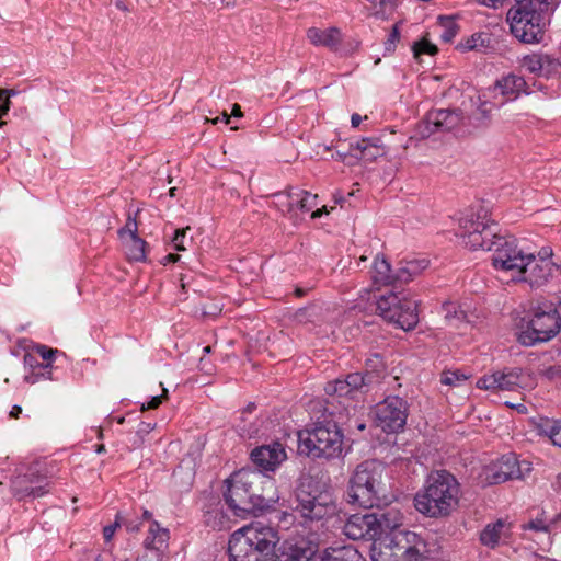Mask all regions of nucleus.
<instances>
[{
	"mask_svg": "<svg viewBox=\"0 0 561 561\" xmlns=\"http://www.w3.org/2000/svg\"><path fill=\"white\" fill-rule=\"evenodd\" d=\"M439 25L443 28L440 38L445 43H450L457 35L459 26L450 16H439Z\"/></svg>",
	"mask_w": 561,
	"mask_h": 561,
	"instance_id": "ea45409f",
	"label": "nucleus"
},
{
	"mask_svg": "<svg viewBox=\"0 0 561 561\" xmlns=\"http://www.w3.org/2000/svg\"><path fill=\"white\" fill-rule=\"evenodd\" d=\"M279 541L278 533L261 522L236 530L229 540L230 561H267Z\"/></svg>",
	"mask_w": 561,
	"mask_h": 561,
	"instance_id": "39448f33",
	"label": "nucleus"
},
{
	"mask_svg": "<svg viewBox=\"0 0 561 561\" xmlns=\"http://www.w3.org/2000/svg\"><path fill=\"white\" fill-rule=\"evenodd\" d=\"M170 533L168 528L161 527L156 520H151L148 527V535L144 540L147 550L161 552L168 547Z\"/></svg>",
	"mask_w": 561,
	"mask_h": 561,
	"instance_id": "bb28decb",
	"label": "nucleus"
},
{
	"mask_svg": "<svg viewBox=\"0 0 561 561\" xmlns=\"http://www.w3.org/2000/svg\"><path fill=\"white\" fill-rule=\"evenodd\" d=\"M335 510L336 506L330 492L312 494L300 490L297 493L296 511L306 519L320 520L334 515Z\"/></svg>",
	"mask_w": 561,
	"mask_h": 561,
	"instance_id": "9b49d317",
	"label": "nucleus"
},
{
	"mask_svg": "<svg viewBox=\"0 0 561 561\" xmlns=\"http://www.w3.org/2000/svg\"><path fill=\"white\" fill-rule=\"evenodd\" d=\"M119 519H121V517H119V515H117L116 519L113 524L107 525L103 528V537H104L105 541H110L113 538L117 527L121 526Z\"/></svg>",
	"mask_w": 561,
	"mask_h": 561,
	"instance_id": "603ef678",
	"label": "nucleus"
},
{
	"mask_svg": "<svg viewBox=\"0 0 561 561\" xmlns=\"http://www.w3.org/2000/svg\"><path fill=\"white\" fill-rule=\"evenodd\" d=\"M328 209L325 206L321 207V208H318L316 210L312 211L311 214V218L312 219H317V218H320L323 214H328Z\"/></svg>",
	"mask_w": 561,
	"mask_h": 561,
	"instance_id": "e2e57ef3",
	"label": "nucleus"
},
{
	"mask_svg": "<svg viewBox=\"0 0 561 561\" xmlns=\"http://www.w3.org/2000/svg\"><path fill=\"white\" fill-rule=\"evenodd\" d=\"M286 458V453L280 443L256 447L251 453L252 461L265 471H274Z\"/></svg>",
	"mask_w": 561,
	"mask_h": 561,
	"instance_id": "412c9836",
	"label": "nucleus"
},
{
	"mask_svg": "<svg viewBox=\"0 0 561 561\" xmlns=\"http://www.w3.org/2000/svg\"><path fill=\"white\" fill-rule=\"evenodd\" d=\"M430 261L427 259H413L401 262L396 271V279L400 283H408L414 276L421 274L428 267Z\"/></svg>",
	"mask_w": 561,
	"mask_h": 561,
	"instance_id": "c756f323",
	"label": "nucleus"
},
{
	"mask_svg": "<svg viewBox=\"0 0 561 561\" xmlns=\"http://www.w3.org/2000/svg\"><path fill=\"white\" fill-rule=\"evenodd\" d=\"M445 321L448 325L458 327L466 321L467 313L456 301H445L442 306Z\"/></svg>",
	"mask_w": 561,
	"mask_h": 561,
	"instance_id": "2f4dec72",
	"label": "nucleus"
},
{
	"mask_svg": "<svg viewBox=\"0 0 561 561\" xmlns=\"http://www.w3.org/2000/svg\"><path fill=\"white\" fill-rule=\"evenodd\" d=\"M543 12L511 8L506 20L510 23L512 34L526 44L539 43L543 37Z\"/></svg>",
	"mask_w": 561,
	"mask_h": 561,
	"instance_id": "9d476101",
	"label": "nucleus"
},
{
	"mask_svg": "<svg viewBox=\"0 0 561 561\" xmlns=\"http://www.w3.org/2000/svg\"><path fill=\"white\" fill-rule=\"evenodd\" d=\"M494 221L489 218L484 206L472 207L459 220V237L470 250L483 249L492 252V265L499 272L510 273L516 280L527 266L530 252L514 237H499L493 230Z\"/></svg>",
	"mask_w": 561,
	"mask_h": 561,
	"instance_id": "f03ea898",
	"label": "nucleus"
},
{
	"mask_svg": "<svg viewBox=\"0 0 561 561\" xmlns=\"http://www.w3.org/2000/svg\"><path fill=\"white\" fill-rule=\"evenodd\" d=\"M385 467L377 460H365L357 465L348 481L347 502L365 508L381 502Z\"/></svg>",
	"mask_w": 561,
	"mask_h": 561,
	"instance_id": "0eeeda50",
	"label": "nucleus"
},
{
	"mask_svg": "<svg viewBox=\"0 0 561 561\" xmlns=\"http://www.w3.org/2000/svg\"><path fill=\"white\" fill-rule=\"evenodd\" d=\"M180 260V255L179 254H173V253H170L168 255H165L163 257V264H168V263H175Z\"/></svg>",
	"mask_w": 561,
	"mask_h": 561,
	"instance_id": "680f3d73",
	"label": "nucleus"
},
{
	"mask_svg": "<svg viewBox=\"0 0 561 561\" xmlns=\"http://www.w3.org/2000/svg\"><path fill=\"white\" fill-rule=\"evenodd\" d=\"M514 9H520L529 11L547 12L550 9L553 0H514Z\"/></svg>",
	"mask_w": 561,
	"mask_h": 561,
	"instance_id": "4c0bfd02",
	"label": "nucleus"
},
{
	"mask_svg": "<svg viewBox=\"0 0 561 561\" xmlns=\"http://www.w3.org/2000/svg\"><path fill=\"white\" fill-rule=\"evenodd\" d=\"M543 59L542 73L540 76L548 78L559 71L561 64L557 59L550 57L549 55H545Z\"/></svg>",
	"mask_w": 561,
	"mask_h": 561,
	"instance_id": "c03bdc74",
	"label": "nucleus"
},
{
	"mask_svg": "<svg viewBox=\"0 0 561 561\" xmlns=\"http://www.w3.org/2000/svg\"><path fill=\"white\" fill-rule=\"evenodd\" d=\"M119 522L128 533H137L140 529L141 522L137 517L119 519Z\"/></svg>",
	"mask_w": 561,
	"mask_h": 561,
	"instance_id": "3c124183",
	"label": "nucleus"
},
{
	"mask_svg": "<svg viewBox=\"0 0 561 561\" xmlns=\"http://www.w3.org/2000/svg\"><path fill=\"white\" fill-rule=\"evenodd\" d=\"M376 517V524H374L375 530H377V537H383L385 535H393L392 533L401 524L403 516L393 507L387 510H379L378 512L371 513Z\"/></svg>",
	"mask_w": 561,
	"mask_h": 561,
	"instance_id": "5701e85b",
	"label": "nucleus"
},
{
	"mask_svg": "<svg viewBox=\"0 0 561 561\" xmlns=\"http://www.w3.org/2000/svg\"><path fill=\"white\" fill-rule=\"evenodd\" d=\"M319 307L316 305H310L298 309L294 314V319L298 323L306 324L316 322L319 319Z\"/></svg>",
	"mask_w": 561,
	"mask_h": 561,
	"instance_id": "a19ab883",
	"label": "nucleus"
},
{
	"mask_svg": "<svg viewBox=\"0 0 561 561\" xmlns=\"http://www.w3.org/2000/svg\"><path fill=\"white\" fill-rule=\"evenodd\" d=\"M505 523L502 519L493 524H489L480 534L482 545L494 548L501 538Z\"/></svg>",
	"mask_w": 561,
	"mask_h": 561,
	"instance_id": "473e14b6",
	"label": "nucleus"
},
{
	"mask_svg": "<svg viewBox=\"0 0 561 561\" xmlns=\"http://www.w3.org/2000/svg\"><path fill=\"white\" fill-rule=\"evenodd\" d=\"M24 363L28 365L31 368H33V371H35V369L37 368L41 369V366H38L41 364L37 363L36 358L32 354H25Z\"/></svg>",
	"mask_w": 561,
	"mask_h": 561,
	"instance_id": "13d9d810",
	"label": "nucleus"
},
{
	"mask_svg": "<svg viewBox=\"0 0 561 561\" xmlns=\"http://www.w3.org/2000/svg\"><path fill=\"white\" fill-rule=\"evenodd\" d=\"M400 39V32L398 25H393L392 31L388 35L387 41L385 42V50L386 53H393L397 46V43Z\"/></svg>",
	"mask_w": 561,
	"mask_h": 561,
	"instance_id": "49530a36",
	"label": "nucleus"
},
{
	"mask_svg": "<svg viewBox=\"0 0 561 561\" xmlns=\"http://www.w3.org/2000/svg\"><path fill=\"white\" fill-rule=\"evenodd\" d=\"M21 413H22V408L20 405L15 404V405L12 407L9 415L12 419H18Z\"/></svg>",
	"mask_w": 561,
	"mask_h": 561,
	"instance_id": "0e129e2a",
	"label": "nucleus"
},
{
	"mask_svg": "<svg viewBox=\"0 0 561 561\" xmlns=\"http://www.w3.org/2000/svg\"><path fill=\"white\" fill-rule=\"evenodd\" d=\"M493 104H491L489 101L486 100H483L481 101L479 107H478V111L480 112V114L486 118L489 116V113L492 111L493 108Z\"/></svg>",
	"mask_w": 561,
	"mask_h": 561,
	"instance_id": "4d7b16f0",
	"label": "nucleus"
},
{
	"mask_svg": "<svg viewBox=\"0 0 561 561\" xmlns=\"http://www.w3.org/2000/svg\"><path fill=\"white\" fill-rule=\"evenodd\" d=\"M362 122V116L357 113L353 114L352 117H351V124H352V127H358L359 124Z\"/></svg>",
	"mask_w": 561,
	"mask_h": 561,
	"instance_id": "338daca9",
	"label": "nucleus"
},
{
	"mask_svg": "<svg viewBox=\"0 0 561 561\" xmlns=\"http://www.w3.org/2000/svg\"><path fill=\"white\" fill-rule=\"evenodd\" d=\"M337 556H331L325 553V556L319 557V560L314 559L312 561H345L344 558H353L357 557L358 552L356 549L352 547H343L340 551H335Z\"/></svg>",
	"mask_w": 561,
	"mask_h": 561,
	"instance_id": "37998d69",
	"label": "nucleus"
},
{
	"mask_svg": "<svg viewBox=\"0 0 561 561\" xmlns=\"http://www.w3.org/2000/svg\"><path fill=\"white\" fill-rule=\"evenodd\" d=\"M271 205H273L283 215H287L291 220L298 219L296 209V192L290 187L285 192H277L270 195Z\"/></svg>",
	"mask_w": 561,
	"mask_h": 561,
	"instance_id": "cd10ccee",
	"label": "nucleus"
},
{
	"mask_svg": "<svg viewBox=\"0 0 561 561\" xmlns=\"http://www.w3.org/2000/svg\"><path fill=\"white\" fill-rule=\"evenodd\" d=\"M33 351L38 354L46 362V364L39 365L43 371H32L30 375H26L24 377L25 382L34 385L42 379H53L50 371L51 362L54 360L55 355L58 353V350L48 347L44 344H36L33 347Z\"/></svg>",
	"mask_w": 561,
	"mask_h": 561,
	"instance_id": "393cba45",
	"label": "nucleus"
},
{
	"mask_svg": "<svg viewBox=\"0 0 561 561\" xmlns=\"http://www.w3.org/2000/svg\"><path fill=\"white\" fill-rule=\"evenodd\" d=\"M460 485L446 470L428 474L424 488L414 497L415 508L428 517L448 516L459 502Z\"/></svg>",
	"mask_w": 561,
	"mask_h": 561,
	"instance_id": "20e7f679",
	"label": "nucleus"
},
{
	"mask_svg": "<svg viewBox=\"0 0 561 561\" xmlns=\"http://www.w3.org/2000/svg\"><path fill=\"white\" fill-rule=\"evenodd\" d=\"M551 525H552V522L542 512L537 517L523 524L520 527L523 530H533L536 533H543L549 536L550 531H551Z\"/></svg>",
	"mask_w": 561,
	"mask_h": 561,
	"instance_id": "c9c22d12",
	"label": "nucleus"
},
{
	"mask_svg": "<svg viewBox=\"0 0 561 561\" xmlns=\"http://www.w3.org/2000/svg\"><path fill=\"white\" fill-rule=\"evenodd\" d=\"M491 34L486 32H479L472 34L470 37L461 41L457 48L462 53L466 51H478V53H486L488 49L491 48Z\"/></svg>",
	"mask_w": 561,
	"mask_h": 561,
	"instance_id": "7c9ffc66",
	"label": "nucleus"
},
{
	"mask_svg": "<svg viewBox=\"0 0 561 561\" xmlns=\"http://www.w3.org/2000/svg\"><path fill=\"white\" fill-rule=\"evenodd\" d=\"M307 38L314 46H323L331 50H336L342 42L341 31L334 26L325 30L310 27L307 31Z\"/></svg>",
	"mask_w": 561,
	"mask_h": 561,
	"instance_id": "b1692460",
	"label": "nucleus"
},
{
	"mask_svg": "<svg viewBox=\"0 0 561 561\" xmlns=\"http://www.w3.org/2000/svg\"><path fill=\"white\" fill-rule=\"evenodd\" d=\"M163 396H154L147 402V404H142L141 410L157 409L162 403V399L167 394V389H163Z\"/></svg>",
	"mask_w": 561,
	"mask_h": 561,
	"instance_id": "5fc2aeb1",
	"label": "nucleus"
},
{
	"mask_svg": "<svg viewBox=\"0 0 561 561\" xmlns=\"http://www.w3.org/2000/svg\"><path fill=\"white\" fill-rule=\"evenodd\" d=\"M318 543L301 535L290 536L274 552L272 561H312Z\"/></svg>",
	"mask_w": 561,
	"mask_h": 561,
	"instance_id": "ddd939ff",
	"label": "nucleus"
},
{
	"mask_svg": "<svg viewBox=\"0 0 561 561\" xmlns=\"http://www.w3.org/2000/svg\"><path fill=\"white\" fill-rule=\"evenodd\" d=\"M13 491L19 499L27 496L33 499L41 497L48 493L49 481L47 478L37 476L35 472H28L13 481Z\"/></svg>",
	"mask_w": 561,
	"mask_h": 561,
	"instance_id": "6ab92c4d",
	"label": "nucleus"
},
{
	"mask_svg": "<svg viewBox=\"0 0 561 561\" xmlns=\"http://www.w3.org/2000/svg\"><path fill=\"white\" fill-rule=\"evenodd\" d=\"M417 301L393 291L381 295L377 300L379 314L398 328L410 331L419 322Z\"/></svg>",
	"mask_w": 561,
	"mask_h": 561,
	"instance_id": "6e6552de",
	"label": "nucleus"
},
{
	"mask_svg": "<svg viewBox=\"0 0 561 561\" xmlns=\"http://www.w3.org/2000/svg\"><path fill=\"white\" fill-rule=\"evenodd\" d=\"M461 113L456 110H433L427 113L421 135L428 137L434 133L448 131L458 126L461 122Z\"/></svg>",
	"mask_w": 561,
	"mask_h": 561,
	"instance_id": "f3484780",
	"label": "nucleus"
},
{
	"mask_svg": "<svg viewBox=\"0 0 561 561\" xmlns=\"http://www.w3.org/2000/svg\"><path fill=\"white\" fill-rule=\"evenodd\" d=\"M351 157L364 162H374L386 154V148L379 137H367L350 144Z\"/></svg>",
	"mask_w": 561,
	"mask_h": 561,
	"instance_id": "4be33fe9",
	"label": "nucleus"
},
{
	"mask_svg": "<svg viewBox=\"0 0 561 561\" xmlns=\"http://www.w3.org/2000/svg\"><path fill=\"white\" fill-rule=\"evenodd\" d=\"M465 375L459 374L458 371H446L442 377V383L454 386L460 380H465Z\"/></svg>",
	"mask_w": 561,
	"mask_h": 561,
	"instance_id": "8fccbe9b",
	"label": "nucleus"
},
{
	"mask_svg": "<svg viewBox=\"0 0 561 561\" xmlns=\"http://www.w3.org/2000/svg\"><path fill=\"white\" fill-rule=\"evenodd\" d=\"M318 195L307 191L296 192V209L301 213H308L317 206Z\"/></svg>",
	"mask_w": 561,
	"mask_h": 561,
	"instance_id": "58836bf2",
	"label": "nucleus"
},
{
	"mask_svg": "<svg viewBox=\"0 0 561 561\" xmlns=\"http://www.w3.org/2000/svg\"><path fill=\"white\" fill-rule=\"evenodd\" d=\"M137 561H161L160 552L147 550L137 558Z\"/></svg>",
	"mask_w": 561,
	"mask_h": 561,
	"instance_id": "6e6d98bb",
	"label": "nucleus"
},
{
	"mask_svg": "<svg viewBox=\"0 0 561 561\" xmlns=\"http://www.w3.org/2000/svg\"><path fill=\"white\" fill-rule=\"evenodd\" d=\"M218 122H224L225 124H229L230 123V116L224 112L222 113V117H216L211 121L213 124H217Z\"/></svg>",
	"mask_w": 561,
	"mask_h": 561,
	"instance_id": "69168bd1",
	"label": "nucleus"
},
{
	"mask_svg": "<svg viewBox=\"0 0 561 561\" xmlns=\"http://www.w3.org/2000/svg\"><path fill=\"white\" fill-rule=\"evenodd\" d=\"M94 561H113V559L110 553H102V554H98L94 558Z\"/></svg>",
	"mask_w": 561,
	"mask_h": 561,
	"instance_id": "774afa93",
	"label": "nucleus"
},
{
	"mask_svg": "<svg viewBox=\"0 0 561 561\" xmlns=\"http://www.w3.org/2000/svg\"><path fill=\"white\" fill-rule=\"evenodd\" d=\"M10 110L9 90L0 89V116H3Z\"/></svg>",
	"mask_w": 561,
	"mask_h": 561,
	"instance_id": "864d4df0",
	"label": "nucleus"
},
{
	"mask_svg": "<svg viewBox=\"0 0 561 561\" xmlns=\"http://www.w3.org/2000/svg\"><path fill=\"white\" fill-rule=\"evenodd\" d=\"M146 241L139 238L138 236H134L133 238H129L126 249H127V255L129 260L133 261H145L146 260Z\"/></svg>",
	"mask_w": 561,
	"mask_h": 561,
	"instance_id": "f704fd0d",
	"label": "nucleus"
},
{
	"mask_svg": "<svg viewBox=\"0 0 561 561\" xmlns=\"http://www.w3.org/2000/svg\"><path fill=\"white\" fill-rule=\"evenodd\" d=\"M137 231H138V225H137L136 218L128 215L125 226L122 229H119L118 233L122 238L125 234H128L129 238H133L134 236H137Z\"/></svg>",
	"mask_w": 561,
	"mask_h": 561,
	"instance_id": "09e8293b",
	"label": "nucleus"
},
{
	"mask_svg": "<svg viewBox=\"0 0 561 561\" xmlns=\"http://www.w3.org/2000/svg\"><path fill=\"white\" fill-rule=\"evenodd\" d=\"M560 318L556 309L536 312L517 332V340L525 346L547 342L560 331Z\"/></svg>",
	"mask_w": 561,
	"mask_h": 561,
	"instance_id": "1a4fd4ad",
	"label": "nucleus"
},
{
	"mask_svg": "<svg viewBox=\"0 0 561 561\" xmlns=\"http://www.w3.org/2000/svg\"><path fill=\"white\" fill-rule=\"evenodd\" d=\"M412 50L415 59H420L424 54L434 56L438 51L437 47L425 38L415 42L412 46Z\"/></svg>",
	"mask_w": 561,
	"mask_h": 561,
	"instance_id": "79ce46f5",
	"label": "nucleus"
},
{
	"mask_svg": "<svg viewBox=\"0 0 561 561\" xmlns=\"http://www.w3.org/2000/svg\"><path fill=\"white\" fill-rule=\"evenodd\" d=\"M543 56V54L526 55L520 60L522 67L533 75L540 76L542 73Z\"/></svg>",
	"mask_w": 561,
	"mask_h": 561,
	"instance_id": "e433bc0d",
	"label": "nucleus"
},
{
	"mask_svg": "<svg viewBox=\"0 0 561 561\" xmlns=\"http://www.w3.org/2000/svg\"><path fill=\"white\" fill-rule=\"evenodd\" d=\"M408 404L398 396H389L376 407L378 425L387 432H397L407 423Z\"/></svg>",
	"mask_w": 561,
	"mask_h": 561,
	"instance_id": "f8f14e48",
	"label": "nucleus"
},
{
	"mask_svg": "<svg viewBox=\"0 0 561 561\" xmlns=\"http://www.w3.org/2000/svg\"><path fill=\"white\" fill-rule=\"evenodd\" d=\"M371 561H434L427 542L413 531L376 537L370 546Z\"/></svg>",
	"mask_w": 561,
	"mask_h": 561,
	"instance_id": "423d86ee",
	"label": "nucleus"
},
{
	"mask_svg": "<svg viewBox=\"0 0 561 561\" xmlns=\"http://www.w3.org/2000/svg\"><path fill=\"white\" fill-rule=\"evenodd\" d=\"M190 230L187 227L186 229H176L174 231V236L172 238V247L176 251H184L185 250V239H186V231Z\"/></svg>",
	"mask_w": 561,
	"mask_h": 561,
	"instance_id": "de8ad7c7",
	"label": "nucleus"
},
{
	"mask_svg": "<svg viewBox=\"0 0 561 561\" xmlns=\"http://www.w3.org/2000/svg\"><path fill=\"white\" fill-rule=\"evenodd\" d=\"M221 308L217 305H211L209 308H204L203 313L208 317H216L220 313Z\"/></svg>",
	"mask_w": 561,
	"mask_h": 561,
	"instance_id": "052dcab7",
	"label": "nucleus"
},
{
	"mask_svg": "<svg viewBox=\"0 0 561 561\" xmlns=\"http://www.w3.org/2000/svg\"><path fill=\"white\" fill-rule=\"evenodd\" d=\"M529 470V463H520L515 454L504 455L491 468V483L499 484L507 480L522 479L524 478L525 471Z\"/></svg>",
	"mask_w": 561,
	"mask_h": 561,
	"instance_id": "a211bd4d",
	"label": "nucleus"
},
{
	"mask_svg": "<svg viewBox=\"0 0 561 561\" xmlns=\"http://www.w3.org/2000/svg\"><path fill=\"white\" fill-rule=\"evenodd\" d=\"M478 3L496 9L497 7H501L505 0H476Z\"/></svg>",
	"mask_w": 561,
	"mask_h": 561,
	"instance_id": "bf43d9fd",
	"label": "nucleus"
},
{
	"mask_svg": "<svg viewBox=\"0 0 561 561\" xmlns=\"http://www.w3.org/2000/svg\"><path fill=\"white\" fill-rule=\"evenodd\" d=\"M539 431L548 436L554 446L561 447V420H545L539 424Z\"/></svg>",
	"mask_w": 561,
	"mask_h": 561,
	"instance_id": "72a5a7b5",
	"label": "nucleus"
},
{
	"mask_svg": "<svg viewBox=\"0 0 561 561\" xmlns=\"http://www.w3.org/2000/svg\"><path fill=\"white\" fill-rule=\"evenodd\" d=\"M362 389H363V388H360V389L358 390V392H357L354 397H352V401H353V403H354L356 407L358 405V404H357V403H358L357 397H358V394L362 392ZM357 414H358V409L356 408L355 415H354V416L352 417V420H351V424H352V426H351V427L342 426L343 431L345 430V431L351 432L353 428H356V430H358V431H364V430L366 428V424H365V422H364L363 420H360V419L358 417V415H357Z\"/></svg>",
	"mask_w": 561,
	"mask_h": 561,
	"instance_id": "a18cd8bd",
	"label": "nucleus"
},
{
	"mask_svg": "<svg viewBox=\"0 0 561 561\" xmlns=\"http://www.w3.org/2000/svg\"><path fill=\"white\" fill-rule=\"evenodd\" d=\"M522 369L505 368L478 379L477 387L484 390L515 391L520 387Z\"/></svg>",
	"mask_w": 561,
	"mask_h": 561,
	"instance_id": "dca6fc26",
	"label": "nucleus"
},
{
	"mask_svg": "<svg viewBox=\"0 0 561 561\" xmlns=\"http://www.w3.org/2000/svg\"><path fill=\"white\" fill-rule=\"evenodd\" d=\"M318 543L301 535L290 536L274 552L272 561H312Z\"/></svg>",
	"mask_w": 561,
	"mask_h": 561,
	"instance_id": "4468645a",
	"label": "nucleus"
},
{
	"mask_svg": "<svg viewBox=\"0 0 561 561\" xmlns=\"http://www.w3.org/2000/svg\"><path fill=\"white\" fill-rule=\"evenodd\" d=\"M506 101L515 100L522 92H527L525 79L517 75H507L499 80L494 87Z\"/></svg>",
	"mask_w": 561,
	"mask_h": 561,
	"instance_id": "a878e982",
	"label": "nucleus"
},
{
	"mask_svg": "<svg viewBox=\"0 0 561 561\" xmlns=\"http://www.w3.org/2000/svg\"><path fill=\"white\" fill-rule=\"evenodd\" d=\"M376 520L371 513L354 514L345 523L343 531L353 540L365 539L373 541L377 537V530L374 527Z\"/></svg>",
	"mask_w": 561,
	"mask_h": 561,
	"instance_id": "aec40b11",
	"label": "nucleus"
},
{
	"mask_svg": "<svg viewBox=\"0 0 561 561\" xmlns=\"http://www.w3.org/2000/svg\"><path fill=\"white\" fill-rule=\"evenodd\" d=\"M224 499L238 517L263 512L278 501L274 480L252 469H241L226 480Z\"/></svg>",
	"mask_w": 561,
	"mask_h": 561,
	"instance_id": "7ed1b4c3",
	"label": "nucleus"
},
{
	"mask_svg": "<svg viewBox=\"0 0 561 561\" xmlns=\"http://www.w3.org/2000/svg\"><path fill=\"white\" fill-rule=\"evenodd\" d=\"M551 252L545 251L538 256L530 252L529 262L516 280L529 283L530 286H541L545 284L552 272V263L549 260Z\"/></svg>",
	"mask_w": 561,
	"mask_h": 561,
	"instance_id": "2eb2a0df",
	"label": "nucleus"
},
{
	"mask_svg": "<svg viewBox=\"0 0 561 561\" xmlns=\"http://www.w3.org/2000/svg\"><path fill=\"white\" fill-rule=\"evenodd\" d=\"M375 376L371 373L348 374L344 379L330 381L324 387L328 396L324 412L329 419L314 424L312 430L299 432L298 451L309 457L335 458L343 451V428L351 427L356 405L352 401L360 388L369 386Z\"/></svg>",
	"mask_w": 561,
	"mask_h": 561,
	"instance_id": "f257e3e1",
	"label": "nucleus"
},
{
	"mask_svg": "<svg viewBox=\"0 0 561 561\" xmlns=\"http://www.w3.org/2000/svg\"><path fill=\"white\" fill-rule=\"evenodd\" d=\"M371 279L377 286L390 285L396 279V273H392L389 262L383 255H376L371 268Z\"/></svg>",
	"mask_w": 561,
	"mask_h": 561,
	"instance_id": "c85d7f7f",
	"label": "nucleus"
}]
</instances>
